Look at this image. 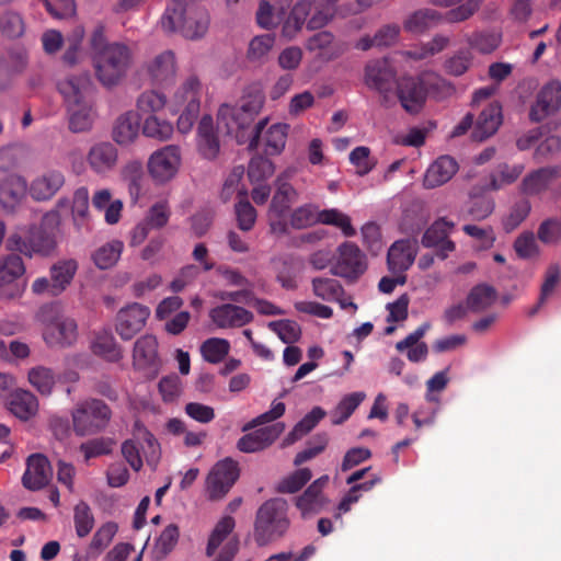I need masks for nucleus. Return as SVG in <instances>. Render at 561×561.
Segmentation results:
<instances>
[{"instance_id":"aec40b11","label":"nucleus","mask_w":561,"mask_h":561,"mask_svg":"<svg viewBox=\"0 0 561 561\" xmlns=\"http://www.w3.org/2000/svg\"><path fill=\"white\" fill-rule=\"evenodd\" d=\"M332 273L345 278H357L366 270V261L357 245L345 242L339 247Z\"/></svg>"},{"instance_id":"e2e57ef3","label":"nucleus","mask_w":561,"mask_h":561,"mask_svg":"<svg viewBox=\"0 0 561 561\" xmlns=\"http://www.w3.org/2000/svg\"><path fill=\"white\" fill-rule=\"evenodd\" d=\"M448 43L449 38L447 36L436 35L428 43L423 44L422 46L416 47L414 49L403 51L402 55L415 60L426 59L445 49Z\"/></svg>"},{"instance_id":"a211bd4d","label":"nucleus","mask_w":561,"mask_h":561,"mask_svg":"<svg viewBox=\"0 0 561 561\" xmlns=\"http://www.w3.org/2000/svg\"><path fill=\"white\" fill-rule=\"evenodd\" d=\"M119 152L117 147L107 140L96 141L87 152V163L90 170L102 178L114 172L118 165Z\"/></svg>"},{"instance_id":"6e6552de","label":"nucleus","mask_w":561,"mask_h":561,"mask_svg":"<svg viewBox=\"0 0 561 561\" xmlns=\"http://www.w3.org/2000/svg\"><path fill=\"white\" fill-rule=\"evenodd\" d=\"M289 525L287 503L282 499L266 501L257 511L254 536L264 546L285 534Z\"/></svg>"},{"instance_id":"412c9836","label":"nucleus","mask_w":561,"mask_h":561,"mask_svg":"<svg viewBox=\"0 0 561 561\" xmlns=\"http://www.w3.org/2000/svg\"><path fill=\"white\" fill-rule=\"evenodd\" d=\"M159 364L157 337L151 334L140 336L134 344V367L144 371L148 377H153L158 371Z\"/></svg>"},{"instance_id":"7ed1b4c3","label":"nucleus","mask_w":561,"mask_h":561,"mask_svg":"<svg viewBox=\"0 0 561 561\" xmlns=\"http://www.w3.org/2000/svg\"><path fill=\"white\" fill-rule=\"evenodd\" d=\"M161 28L167 33H180L191 41L203 38L210 25L206 8L196 3L169 4L160 19Z\"/></svg>"},{"instance_id":"72a5a7b5","label":"nucleus","mask_w":561,"mask_h":561,"mask_svg":"<svg viewBox=\"0 0 561 561\" xmlns=\"http://www.w3.org/2000/svg\"><path fill=\"white\" fill-rule=\"evenodd\" d=\"M58 88L67 104L92 101V83L88 73L68 77L59 82Z\"/></svg>"},{"instance_id":"680f3d73","label":"nucleus","mask_w":561,"mask_h":561,"mask_svg":"<svg viewBox=\"0 0 561 561\" xmlns=\"http://www.w3.org/2000/svg\"><path fill=\"white\" fill-rule=\"evenodd\" d=\"M89 190L85 186L78 187L73 192L71 216L77 227L82 226L89 217Z\"/></svg>"},{"instance_id":"ea45409f","label":"nucleus","mask_w":561,"mask_h":561,"mask_svg":"<svg viewBox=\"0 0 561 561\" xmlns=\"http://www.w3.org/2000/svg\"><path fill=\"white\" fill-rule=\"evenodd\" d=\"M502 124V107L499 103H491L479 115L472 136L482 141L492 136Z\"/></svg>"},{"instance_id":"603ef678","label":"nucleus","mask_w":561,"mask_h":561,"mask_svg":"<svg viewBox=\"0 0 561 561\" xmlns=\"http://www.w3.org/2000/svg\"><path fill=\"white\" fill-rule=\"evenodd\" d=\"M524 170L525 165L523 163L500 164L496 173L491 174L489 182L485 183V187L492 191H499L506 185L513 184L522 175Z\"/></svg>"},{"instance_id":"a878e982","label":"nucleus","mask_w":561,"mask_h":561,"mask_svg":"<svg viewBox=\"0 0 561 561\" xmlns=\"http://www.w3.org/2000/svg\"><path fill=\"white\" fill-rule=\"evenodd\" d=\"M459 164L450 156H440L425 171L423 185L425 188H436L448 183L458 172Z\"/></svg>"},{"instance_id":"4c0bfd02","label":"nucleus","mask_w":561,"mask_h":561,"mask_svg":"<svg viewBox=\"0 0 561 561\" xmlns=\"http://www.w3.org/2000/svg\"><path fill=\"white\" fill-rule=\"evenodd\" d=\"M196 144L198 152L206 159L213 160L219 152V141L214 130L211 116L205 115L197 126Z\"/></svg>"},{"instance_id":"69168bd1","label":"nucleus","mask_w":561,"mask_h":561,"mask_svg":"<svg viewBox=\"0 0 561 561\" xmlns=\"http://www.w3.org/2000/svg\"><path fill=\"white\" fill-rule=\"evenodd\" d=\"M274 172V163L267 158L257 156L252 158L249 163L248 176L251 184L265 182Z\"/></svg>"},{"instance_id":"20e7f679","label":"nucleus","mask_w":561,"mask_h":561,"mask_svg":"<svg viewBox=\"0 0 561 561\" xmlns=\"http://www.w3.org/2000/svg\"><path fill=\"white\" fill-rule=\"evenodd\" d=\"M451 85L434 72H424L420 77H402L397 83V94L402 107L409 113H417L427 93L444 96L451 92Z\"/></svg>"},{"instance_id":"4d7b16f0","label":"nucleus","mask_w":561,"mask_h":561,"mask_svg":"<svg viewBox=\"0 0 561 561\" xmlns=\"http://www.w3.org/2000/svg\"><path fill=\"white\" fill-rule=\"evenodd\" d=\"M78 264L75 260H64L54 264L50 268V277L54 283L55 293L61 294L71 283Z\"/></svg>"},{"instance_id":"c85d7f7f","label":"nucleus","mask_w":561,"mask_h":561,"mask_svg":"<svg viewBox=\"0 0 561 561\" xmlns=\"http://www.w3.org/2000/svg\"><path fill=\"white\" fill-rule=\"evenodd\" d=\"M394 75L396 72L387 59H377L366 65L364 80L368 88L386 96L390 91Z\"/></svg>"},{"instance_id":"e433bc0d","label":"nucleus","mask_w":561,"mask_h":561,"mask_svg":"<svg viewBox=\"0 0 561 561\" xmlns=\"http://www.w3.org/2000/svg\"><path fill=\"white\" fill-rule=\"evenodd\" d=\"M491 188L484 184L474 185L469 191V199L466 205L467 214L476 220L488 218L494 210V202L485 193Z\"/></svg>"},{"instance_id":"39448f33","label":"nucleus","mask_w":561,"mask_h":561,"mask_svg":"<svg viewBox=\"0 0 561 561\" xmlns=\"http://www.w3.org/2000/svg\"><path fill=\"white\" fill-rule=\"evenodd\" d=\"M204 93L203 84L196 76H188L174 90L169 99V111L180 113L176 119L178 131L188 134L197 118Z\"/></svg>"},{"instance_id":"0e129e2a","label":"nucleus","mask_w":561,"mask_h":561,"mask_svg":"<svg viewBox=\"0 0 561 561\" xmlns=\"http://www.w3.org/2000/svg\"><path fill=\"white\" fill-rule=\"evenodd\" d=\"M73 523L76 534L83 538L88 536L94 526V516L85 502H79L73 510Z\"/></svg>"},{"instance_id":"49530a36","label":"nucleus","mask_w":561,"mask_h":561,"mask_svg":"<svg viewBox=\"0 0 561 561\" xmlns=\"http://www.w3.org/2000/svg\"><path fill=\"white\" fill-rule=\"evenodd\" d=\"M340 0H311L310 19L307 21L309 30H318L325 26L336 14V3Z\"/></svg>"},{"instance_id":"79ce46f5","label":"nucleus","mask_w":561,"mask_h":561,"mask_svg":"<svg viewBox=\"0 0 561 561\" xmlns=\"http://www.w3.org/2000/svg\"><path fill=\"white\" fill-rule=\"evenodd\" d=\"M91 351L107 362H118L123 357L122 347L117 344L112 332L107 330L94 334L91 341Z\"/></svg>"},{"instance_id":"bf43d9fd","label":"nucleus","mask_w":561,"mask_h":561,"mask_svg":"<svg viewBox=\"0 0 561 561\" xmlns=\"http://www.w3.org/2000/svg\"><path fill=\"white\" fill-rule=\"evenodd\" d=\"M229 352L230 342L221 337H209L201 345V354L204 360L210 364L222 362Z\"/></svg>"},{"instance_id":"f03ea898","label":"nucleus","mask_w":561,"mask_h":561,"mask_svg":"<svg viewBox=\"0 0 561 561\" xmlns=\"http://www.w3.org/2000/svg\"><path fill=\"white\" fill-rule=\"evenodd\" d=\"M90 45L98 80L105 87L118 84L131 65L130 48L119 42L107 43L102 27L94 30Z\"/></svg>"},{"instance_id":"473e14b6","label":"nucleus","mask_w":561,"mask_h":561,"mask_svg":"<svg viewBox=\"0 0 561 561\" xmlns=\"http://www.w3.org/2000/svg\"><path fill=\"white\" fill-rule=\"evenodd\" d=\"M28 186L19 174H10L0 181V205L8 210L15 209L24 199Z\"/></svg>"},{"instance_id":"052dcab7","label":"nucleus","mask_w":561,"mask_h":561,"mask_svg":"<svg viewBox=\"0 0 561 561\" xmlns=\"http://www.w3.org/2000/svg\"><path fill=\"white\" fill-rule=\"evenodd\" d=\"M320 224L333 226L342 231L345 237H353L356 230L351 217L337 208L321 209Z\"/></svg>"},{"instance_id":"2f4dec72","label":"nucleus","mask_w":561,"mask_h":561,"mask_svg":"<svg viewBox=\"0 0 561 561\" xmlns=\"http://www.w3.org/2000/svg\"><path fill=\"white\" fill-rule=\"evenodd\" d=\"M50 477L51 468L46 457L38 454L28 457L22 478L26 489L39 490L49 482Z\"/></svg>"},{"instance_id":"f3484780","label":"nucleus","mask_w":561,"mask_h":561,"mask_svg":"<svg viewBox=\"0 0 561 561\" xmlns=\"http://www.w3.org/2000/svg\"><path fill=\"white\" fill-rule=\"evenodd\" d=\"M9 243L30 257L34 254L48 255L55 248L54 238L37 227L30 228L27 232L21 230L13 233L9 238Z\"/></svg>"},{"instance_id":"6e6d98bb","label":"nucleus","mask_w":561,"mask_h":561,"mask_svg":"<svg viewBox=\"0 0 561 561\" xmlns=\"http://www.w3.org/2000/svg\"><path fill=\"white\" fill-rule=\"evenodd\" d=\"M466 42L471 49L481 54H491L500 46L502 35L496 31H478L468 35Z\"/></svg>"},{"instance_id":"58836bf2","label":"nucleus","mask_w":561,"mask_h":561,"mask_svg":"<svg viewBox=\"0 0 561 561\" xmlns=\"http://www.w3.org/2000/svg\"><path fill=\"white\" fill-rule=\"evenodd\" d=\"M328 482V476L317 479L309 485L305 493L297 499L296 505L304 517L316 514L322 508L324 504L322 490Z\"/></svg>"},{"instance_id":"dca6fc26","label":"nucleus","mask_w":561,"mask_h":561,"mask_svg":"<svg viewBox=\"0 0 561 561\" xmlns=\"http://www.w3.org/2000/svg\"><path fill=\"white\" fill-rule=\"evenodd\" d=\"M150 314V308L142 304L131 302L126 305L116 313V333L124 341L131 340L146 327Z\"/></svg>"},{"instance_id":"864d4df0","label":"nucleus","mask_w":561,"mask_h":561,"mask_svg":"<svg viewBox=\"0 0 561 561\" xmlns=\"http://www.w3.org/2000/svg\"><path fill=\"white\" fill-rule=\"evenodd\" d=\"M321 209L313 203L295 208L288 216V225L295 229H305L320 224Z\"/></svg>"},{"instance_id":"3c124183","label":"nucleus","mask_w":561,"mask_h":561,"mask_svg":"<svg viewBox=\"0 0 561 561\" xmlns=\"http://www.w3.org/2000/svg\"><path fill=\"white\" fill-rule=\"evenodd\" d=\"M124 243L119 240H112L99 247L92 253V260L100 270L113 267L119 260Z\"/></svg>"},{"instance_id":"9b49d317","label":"nucleus","mask_w":561,"mask_h":561,"mask_svg":"<svg viewBox=\"0 0 561 561\" xmlns=\"http://www.w3.org/2000/svg\"><path fill=\"white\" fill-rule=\"evenodd\" d=\"M182 164L181 149L167 145L154 150L148 158L147 171L154 184L164 185L173 181Z\"/></svg>"},{"instance_id":"cd10ccee","label":"nucleus","mask_w":561,"mask_h":561,"mask_svg":"<svg viewBox=\"0 0 561 561\" xmlns=\"http://www.w3.org/2000/svg\"><path fill=\"white\" fill-rule=\"evenodd\" d=\"M141 130L139 115L134 111H126L114 122L112 139L121 147H128L136 142Z\"/></svg>"},{"instance_id":"338daca9","label":"nucleus","mask_w":561,"mask_h":561,"mask_svg":"<svg viewBox=\"0 0 561 561\" xmlns=\"http://www.w3.org/2000/svg\"><path fill=\"white\" fill-rule=\"evenodd\" d=\"M28 381L41 394L48 396L54 388L55 377L49 368L38 366L28 371Z\"/></svg>"},{"instance_id":"a19ab883","label":"nucleus","mask_w":561,"mask_h":561,"mask_svg":"<svg viewBox=\"0 0 561 561\" xmlns=\"http://www.w3.org/2000/svg\"><path fill=\"white\" fill-rule=\"evenodd\" d=\"M290 3L291 0H262L256 12L257 24L266 30L275 27Z\"/></svg>"},{"instance_id":"5701e85b","label":"nucleus","mask_w":561,"mask_h":561,"mask_svg":"<svg viewBox=\"0 0 561 561\" xmlns=\"http://www.w3.org/2000/svg\"><path fill=\"white\" fill-rule=\"evenodd\" d=\"M454 228V224L446 219L436 220L426 229L422 238V244L425 248H436L437 255L444 260L455 250V243L448 239Z\"/></svg>"},{"instance_id":"c756f323","label":"nucleus","mask_w":561,"mask_h":561,"mask_svg":"<svg viewBox=\"0 0 561 561\" xmlns=\"http://www.w3.org/2000/svg\"><path fill=\"white\" fill-rule=\"evenodd\" d=\"M561 175V168L545 167L527 173L519 185L525 195H539L547 191L550 184Z\"/></svg>"},{"instance_id":"de8ad7c7","label":"nucleus","mask_w":561,"mask_h":561,"mask_svg":"<svg viewBox=\"0 0 561 561\" xmlns=\"http://www.w3.org/2000/svg\"><path fill=\"white\" fill-rule=\"evenodd\" d=\"M325 415L327 412L322 408L314 407L287 434V436L283 440V447L293 445L297 440L301 439L304 436L310 433Z\"/></svg>"},{"instance_id":"37998d69","label":"nucleus","mask_w":561,"mask_h":561,"mask_svg":"<svg viewBox=\"0 0 561 561\" xmlns=\"http://www.w3.org/2000/svg\"><path fill=\"white\" fill-rule=\"evenodd\" d=\"M167 106L169 107V99L164 92L158 89H147L136 99L138 115L149 116L159 114Z\"/></svg>"},{"instance_id":"f257e3e1","label":"nucleus","mask_w":561,"mask_h":561,"mask_svg":"<svg viewBox=\"0 0 561 561\" xmlns=\"http://www.w3.org/2000/svg\"><path fill=\"white\" fill-rule=\"evenodd\" d=\"M264 101V94L260 90H251L244 93L237 104H222L217 113V129L233 137L238 144L248 142L249 149H256L268 118L260 119L250 131L249 129L261 112Z\"/></svg>"},{"instance_id":"6ab92c4d","label":"nucleus","mask_w":561,"mask_h":561,"mask_svg":"<svg viewBox=\"0 0 561 561\" xmlns=\"http://www.w3.org/2000/svg\"><path fill=\"white\" fill-rule=\"evenodd\" d=\"M239 477V469L232 459L218 461L210 470L206 485L211 500L224 497Z\"/></svg>"},{"instance_id":"0eeeda50","label":"nucleus","mask_w":561,"mask_h":561,"mask_svg":"<svg viewBox=\"0 0 561 561\" xmlns=\"http://www.w3.org/2000/svg\"><path fill=\"white\" fill-rule=\"evenodd\" d=\"M294 174V170H286L276 179V190L272 197L267 220L270 230L273 234L283 236L288 231V211L290 206L297 202L299 197L298 191L289 183Z\"/></svg>"},{"instance_id":"774afa93","label":"nucleus","mask_w":561,"mask_h":561,"mask_svg":"<svg viewBox=\"0 0 561 561\" xmlns=\"http://www.w3.org/2000/svg\"><path fill=\"white\" fill-rule=\"evenodd\" d=\"M171 209L167 199H161L151 205L144 220L151 229H161L169 222Z\"/></svg>"},{"instance_id":"9d476101","label":"nucleus","mask_w":561,"mask_h":561,"mask_svg":"<svg viewBox=\"0 0 561 561\" xmlns=\"http://www.w3.org/2000/svg\"><path fill=\"white\" fill-rule=\"evenodd\" d=\"M71 415L75 432L85 436L102 431L111 419V411L101 400L88 399L79 402Z\"/></svg>"},{"instance_id":"f8f14e48","label":"nucleus","mask_w":561,"mask_h":561,"mask_svg":"<svg viewBox=\"0 0 561 561\" xmlns=\"http://www.w3.org/2000/svg\"><path fill=\"white\" fill-rule=\"evenodd\" d=\"M25 265L18 254L0 256V300L20 299L25 291Z\"/></svg>"},{"instance_id":"f704fd0d","label":"nucleus","mask_w":561,"mask_h":561,"mask_svg":"<svg viewBox=\"0 0 561 561\" xmlns=\"http://www.w3.org/2000/svg\"><path fill=\"white\" fill-rule=\"evenodd\" d=\"M68 124L72 133H87L92 129L96 118V111L93 102L67 104Z\"/></svg>"},{"instance_id":"bb28decb","label":"nucleus","mask_w":561,"mask_h":561,"mask_svg":"<svg viewBox=\"0 0 561 561\" xmlns=\"http://www.w3.org/2000/svg\"><path fill=\"white\" fill-rule=\"evenodd\" d=\"M211 322L219 329L240 328L250 323L253 316L247 309L225 304L213 308L209 311Z\"/></svg>"},{"instance_id":"5fc2aeb1","label":"nucleus","mask_w":561,"mask_h":561,"mask_svg":"<svg viewBox=\"0 0 561 561\" xmlns=\"http://www.w3.org/2000/svg\"><path fill=\"white\" fill-rule=\"evenodd\" d=\"M366 394L362 391L344 396L339 404L331 411V422L334 425L344 423L365 400Z\"/></svg>"},{"instance_id":"1a4fd4ad","label":"nucleus","mask_w":561,"mask_h":561,"mask_svg":"<svg viewBox=\"0 0 561 561\" xmlns=\"http://www.w3.org/2000/svg\"><path fill=\"white\" fill-rule=\"evenodd\" d=\"M134 436L138 440H142L141 451L134 439H128L122 445V454L129 466L138 471L142 467V458L147 465L154 469L161 457V449L154 436L142 425L136 423Z\"/></svg>"},{"instance_id":"7c9ffc66","label":"nucleus","mask_w":561,"mask_h":561,"mask_svg":"<svg viewBox=\"0 0 561 561\" xmlns=\"http://www.w3.org/2000/svg\"><path fill=\"white\" fill-rule=\"evenodd\" d=\"M416 248L411 240H398L388 250L387 264L393 274H404L415 260Z\"/></svg>"},{"instance_id":"4468645a","label":"nucleus","mask_w":561,"mask_h":561,"mask_svg":"<svg viewBox=\"0 0 561 561\" xmlns=\"http://www.w3.org/2000/svg\"><path fill=\"white\" fill-rule=\"evenodd\" d=\"M234 526L236 523L231 516H225L216 524L206 548L207 556L213 557L222 546L214 561H231L237 553L239 541L232 535Z\"/></svg>"},{"instance_id":"13d9d810","label":"nucleus","mask_w":561,"mask_h":561,"mask_svg":"<svg viewBox=\"0 0 561 561\" xmlns=\"http://www.w3.org/2000/svg\"><path fill=\"white\" fill-rule=\"evenodd\" d=\"M309 14L310 3L307 0L298 2L284 22L283 35L288 39L294 38L301 31Z\"/></svg>"},{"instance_id":"09e8293b","label":"nucleus","mask_w":561,"mask_h":561,"mask_svg":"<svg viewBox=\"0 0 561 561\" xmlns=\"http://www.w3.org/2000/svg\"><path fill=\"white\" fill-rule=\"evenodd\" d=\"M497 300L496 290L486 284L474 286L467 296V308L474 313L490 308Z\"/></svg>"},{"instance_id":"4be33fe9","label":"nucleus","mask_w":561,"mask_h":561,"mask_svg":"<svg viewBox=\"0 0 561 561\" xmlns=\"http://www.w3.org/2000/svg\"><path fill=\"white\" fill-rule=\"evenodd\" d=\"M66 176L61 170L47 169L37 174L28 185V194L34 201L51 199L65 185Z\"/></svg>"},{"instance_id":"b1692460","label":"nucleus","mask_w":561,"mask_h":561,"mask_svg":"<svg viewBox=\"0 0 561 561\" xmlns=\"http://www.w3.org/2000/svg\"><path fill=\"white\" fill-rule=\"evenodd\" d=\"M284 423H275L243 435L237 444L242 453H256L272 445L284 432Z\"/></svg>"},{"instance_id":"c9c22d12","label":"nucleus","mask_w":561,"mask_h":561,"mask_svg":"<svg viewBox=\"0 0 561 561\" xmlns=\"http://www.w3.org/2000/svg\"><path fill=\"white\" fill-rule=\"evenodd\" d=\"M9 411L22 421L34 417L38 411L37 398L30 391L23 389L14 390L8 398Z\"/></svg>"},{"instance_id":"c03bdc74","label":"nucleus","mask_w":561,"mask_h":561,"mask_svg":"<svg viewBox=\"0 0 561 561\" xmlns=\"http://www.w3.org/2000/svg\"><path fill=\"white\" fill-rule=\"evenodd\" d=\"M141 133L147 138L164 142L172 138L174 126L169 119L154 114L145 116L141 123Z\"/></svg>"},{"instance_id":"393cba45","label":"nucleus","mask_w":561,"mask_h":561,"mask_svg":"<svg viewBox=\"0 0 561 561\" xmlns=\"http://www.w3.org/2000/svg\"><path fill=\"white\" fill-rule=\"evenodd\" d=\"M145 70L156 84H164L173 81L178 72L174 53L172 50H164L154 55L146 62Z\"/></svg>"},{"instance_id":"ddd939ff","label":"nucleus","mask_w":561,"mask_h":561,"mask_svg":"<svg viewBox=\"0 0 561 561\" xmlns=\"http://www.w3.org/2000/svg\"><path fill=\"white\" fill-rule=\"evenodd\" d=\"M43 317V337L49 346L66 347L77 341L78 327L73 319L51 311Z\"/></svg>"},{"instance_id":"423d86ee","label":"nucleus","mask_w":561,"mask_h":561,"mask_svg":"<svg viewBox=\"0 0 561 561\" xmlns=\"http://www.w3.org/2000/svg\"><path fill=\"white\" fill-rule=\"evenodd\" d=\"M481 2L482 0H465L462 4L448 10L446 13H440L430 8L420 9L405 19L403 27L410 33L421 34L443 22H462L476 13Z\"/></svg>"},{"instance_id":"a18cd8bd","label":"nucleus","mask_w":561,"mask_h":561,"mask_svg":"<svg viewBox=\"0 0 561 561\" xmlns=\"http://www.w3.org/2000/svg\"><path fill=\"white\" fill-rule=\"evenodd\" d=\"M288 130V124L276 123L262 131L259 142L262 141L264 152L268 156L279 154L285 149Z\"/></svg>"},{"instance_id":"8fccbe9b","label":"nucleus","mask_w":561,"mask_h":561,"mask_svg":"<svg viewBox=\"0 0 561 561\" xmlns=\"http://www.w3.org/2000/svg\"><path fill=\"white\" fill-rule=\"evenodd\" d=\"M117 530L118 526L113 522H107L101 525L94 533L88 546V558H98L113 541L115 535L117 534Z\"/></svg>"},{"instance_id":"2eb2a0df","label":"nucleus","mask_w":561,"mask_h":561,"mask_svg":"<svg viewBox=\"0 0 561 561\" xmlns=\"http://www.w3.org/2000/svg\"><path fill=\"white\" fill-rule=\"evenodd\" d=\"M561 111V81L552 79L537 92L529 108V119L535 123L543 122Z\"/></svg>"}]
</instances>
